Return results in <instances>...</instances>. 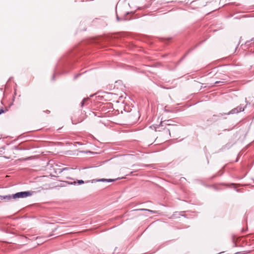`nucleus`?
I'll return each mask as SVG.
<instances>
[{
    "label": "nucleus",
    "instance_id": "f257e3e1",
    "mask_svg": "<svg viewBox=\"0 0 254 254\" xmlns=\"http://www.w3.org/2000/svg\"><path fill=\"white\" fill-rule=\"evenodd\" d=\"M32 192L30 191L18 192L13 194V199H16L20 198H26L32 195Z\"/></svg>",
    "mask_w": 254,
    "mask_h": 254
},
{
    "label": "nucleus",
    "instance_id": "f03ea898",
    "mask_svg": "<svg viewBox=\"0 0 254 254\" xmlns=\"http://www.w3.org/2000/svg\"><path fill=\"white\" fill-rule=\"evenodd\" d=\"M116 180L115 179H93L91 181H87L85 183H88L91 182V183H94L98 182H108L111 183L115 181Z\"/></svg>",
    "mask_w": 254,
    "mask_h": 254
},
{
    "label": "nucleus",
    "instance_id": "7ed1b4c3",
    "mask_svg": "<svg viewBox=\"0 0 254 254\" xmlns=\"http://www.w3.org/2000/svg\"><path fill=\"white\" fill-rule=\"evenodd\" d=\"M244 110V107H242L241 106H238L237 108H234L233 110H232L228 114H235V113H238L243 111Z\"/></svg>",
    "mask_w": 254,
    "mask_h": 254
},
{
    "label": "nucleus",
    "instance_id": "20e7f679",
    "mask_svg": "<svg viewBox=\"0 0 254 254\" xmlns=\"http://www.w3.org/2000/svg\"><path fill=\"white\" fill-rule=\"evenodd\" d=\"M1 197H2V198L4 199L10 200L13 199V194L1 196Z\"/></svg>",
    "mask_w": 254,
    "mask_h": 254
},
{
    "label": "nucleus",
    "instance_id": "39448f33",
    "mask_svg": "<svg viewBox=\"0 0 254 254\" xmlns=\"http://www.w3.org/2000/svg\"><path fill=\"white\" fill-rule=\"evenodd\" d=\"M76 183L78 184L79 185H81V184L84 183V182L82 180H78L77 182L75 181H74L73 182H71L70 183V184L75 185Z\"/></svg>",
    "mask_w": 254,
    "mask_h": 254
},
{
    "label": "nucleus",
    "instance_id": "423d86ee",
    "mask_svg": "<svg viewBox=\"0 0 254 254\" xmlns=\"http://www.w3.org/2000/svg\"><path fill=\"white\" fill-rule=\"evenodd\" d=\"M140 210H143V211H146L150 212L152 213H156V211H155L147 209H140Z\"/></svg>",
    "mask_w": 254,
    "mask_h": 254
},
{
    "label": "nucleus",
    "instance_id": "0eeeda50",
    "mask_svg": "<svg viewBox=\"0 0 254 254\" xmlns=\"http://www.w3.org/2000/svg\"><path fill=\"white\" fill-rule=\"evenodd\" d=\"M169 134V135H170V130L169 129H165L163 131V134Z\"/></svg>",
    "mask_w": 254,
    "mask_h": 254
},
{
    "label": "nucleus",
    "instance_id": "6e6552de",
    "mask_svg": "<svg viewBox=\"0 0 254 254\" xmlns=\"http://www.w3.org/2000/svg\"><path fill=\"white\" fill-rule=\"evenodd\" d=\"M87 100H88V99H87H87H86V98L82 100V102H81V105H82V106H83V105H84V104L85 103V102H86V101H87Z\"/></svg>",
    "mask_w": 254,
    "mask_h": 254
},
{
    "label": "nucleus",
    "instance_id": "1a4fd4ad",
    "mask_svg": "<svg viewBox=\"0 0 254 254\" xmlns=\"http://www.w3.org/2000/svg\"><path fill=\"white\" fill-rule=\"evenodd\" d=\"M220 82H221V81H216L215 84L219 83Z\"/></svg>",
    "mask_w": 254,
    "mask_h": 254
},
{
    "label": "nucleus",
    "instance_id": "9d476101",
    "mask_svg": "<svg viewBox=\"0 0 254 254\" xmlns=\"http://www.w3.org/2000/svg\"><path fill=\"white\" fill-rule=\"evenodd\" d=\"M3 111L2 110H1L0 111V114L1 113H3Z\"/></svg>",
    "mask_w": 254,
    "mask_h": 254
},
{
    "label": "nucleus",
    "instance_id": "9b49d317",
    "mask_svg": "<svg viewBox=\"0 0 254 254\" xmlns=\"http://www.w3.org/2000/svg\"><path fill=\"white\" fill-rule=\"evenodd\" d=\"M117 19H118V20H119V17H118V16H117Z\"/></svg>",
    "mask_w": 254,
    "mask_h": 254
},
{
    "label": "nucleus",
    "instance_id": "f8f14e48",
    "mask_svg": "<svg viewBox=\"0 0 254 254\" xmlns=\"http://www.w3.org/2000/svg\"><path fill=\"white\" fill-rule=\"evenodd\" d=\"M67 169V168H64V170Z\"/></svg>",
    "mask_w": 254,
    "mask_h": 254
}]
</instances>
